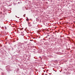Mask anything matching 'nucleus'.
<instances>
[{
	"instance_id": "obj_3",
	"label": "nucleus",
	"mask_w": 75,
	"mask_h": 75,
	"mask_svg": "<svg viewBox=\"0 0 75 75\" xmlns=\"http://www.w3.org/2000/svg\"><path fill=\"white\" fill-rule=\"evenodd\" d=\"M26 20L27 21H28V19H26Z\"/></svg>"
},
{
	"instance_id": "obj_1",
	"label": "nucleus",
	"mask_w": 75,
	"mask_h": 75,
	"mask_svg": "<svg viewBox=\"0 0 75 75\" xmlns=\"http://www.w3.org/2000/svg\"><path fill=\"white\" fill-rule=\"evenodd\" d=\"M28 25L29 26V27H31V26L32 25L31 24V22H30V23H28Z\"/></svg>"
},
{
	"instance_id": "obj_2",
	"label": "nucleus",
	"mask_w": 75,
	"mask_h": 75,
	"mask_svg": "<svg viewBox=\"0 0 75 75\" xmlns=\"http://www.w3.org/2000/svg\"><path fill=\"white\" fill-rule=\"evenodd\" d=\"M4 27L5 30H6L7 29V27L6 26H5Z\"/></svg>"
},
{
	"instance_id": "obj_4",
	"label": "nucleus",
	"mask_w": 75,
	"mask_h": 75,
	"mask_svg": "<svg viewBox=\"0 0 75 75\" xmlns=\"http://www.w3.org/2000/svg\"><path fill=\"white\" fill-rule=\"evenodd\" d=\"M45 75H47V74H45Z\"/></svg>"
}]
</instances>
